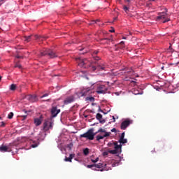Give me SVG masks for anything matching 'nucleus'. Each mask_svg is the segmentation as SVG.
<instances>
[{
    "mask_svg": "<svg viewBox=\"0 0 179 179\" xmlns=\"http://www.w3.org/2000/svg\"><path fill=\"white\" fill-rule=\"evenodd\" d=\"M92 126H93V125H96V123H94V124H92Z\"/></svg>",
    "mask_w": 179,
    "mask_h": 179,
    "instance_id": "obj_55",
    "label": "nucleus"
},
{
    "mask_svg": "<svg viewBox=\"0 0 179 179\" xmlns=\"http://www.w3.org/2000/svg\"><path fill=\"white\" fill-rule=\"evenodd\" d=\"M34 124L36 127H38V125H41V119L35 118L34 119Z\"/></svg>",
    "mask_w": 179,
    "mask_h": 179,
    "instance_id": "obj_21",
    "label": "nucleus"
},
{
    "mask_svg": "<svg viewBox=\"0 0 179 179\" xmlns=\"http://www.w3.org/2000/svg\"><path fill=\"white\" fill-rule=\"evenodd\" d=\"M17 87H16V85L15 84H11L10 85V90H11L12 92H15V90H16Z\"/></svg>",
    "mask_w": 179,
    "mask_h": 179,
    "instance_id": "obj_22",
    "label": "nucleus"
},
{
    "mask_svg": "<svg viewBox=\"0 0 179 179\" xmlns=\"http://www.w3.org/2000/svg\"><path fill=\"white\" fill-rule=\"evenodd\" d=\"M97 22H99V20H96V21H92L91 22V24H94V23H97Z\"/></svg>",
    "mask_w": 179,
    "mask_h": 179,
    "instance_id": "obj_41",
    "label": "nucleus"
},
{
    "mask_svg": "<svg viewBox=\"0 0 179 179\" xmlns=\"http://www.w3.org/2000/svg\"><path fill=\"white\" fill-rule=\"evenodd\" d=\"M26 99L31 101V103H36L37 101V96L36 95H28L26 96Z\"/></svg>",
    "mask_w": 179,
    "mask_h": 179,
    "instance_id": "obj_17",
    "label": "nucleus"
},
{
    "mask_svg": "<svg viewBox=\"0 0 179 179\" xmlns=\"http://www.w3.org/2000/svg\"><path fill=\"white\" fill-rule=\"evenodd\" d=\"M17 58H20V57L17 56Z\"/></svg>",
    "mask_w": 179,
    "mask_h": 179,
    "instance_id": "obj_56",
    "label": "nucleus"
},
{
    "mask_svg": "<svg viewBox=\"0 0 179 179\" xmlns=\"http://www.w3.org/2000/svg\"><path fill=\"white\" fill-rule=\"evenodd\" d=\"M164 67H162V69H164Z\"/></svg>",
    "mask_w": 179,
    "mask_h": 179,
    "instance_id": "obj_57",
    "label": "nucleus"
},
{
    "mask_svg": "<svg viewBox=\"0 0 179 179\" xmlns=\"http://www.w3.org/2000/svg\"><path fill=\"white\" fill-rule=\"evenodd\" d=\"M15 68H19V69H22V65H20V64L17 63L15 65Z\"/></svg>",
    "mask_w": 179,
    "mask_h": 179,
    "instance_id": "obj_36",
    "label": "nucleus"
},
{
    "mask_svg": "<svg viewBox=\"0 0 179 179\" xmlns=\"http://www.w3.org/2000/svg\"><path fill=\"white\" fill-rule=\"evenodd\" d=\"M1 127H5V123H3V122H2Z\"/></svg>",
    "mask_w": 179,
    "mask_h": 179,
    "instance_id": "obj_47",
    "label": "nucleus"
},
{
    "mask_svg": "<svg viewBox=\"0 0 179 179\" xmlns=\"http://www.w3.org/2000/svg\"><path fill=\"white\" fill-rule=\"evenodd\" d=\"M124 138H125V132L122 133V134H121V136L120 137V139L121 141H122V139H124Z\"/></svg>",
    "mask_w": 179,
    "mask_h": 179,
    "instance_id": "obj_35",
    "label": "nucleus"
},
{
    "mask_svg": "<svg viewBox=\"0 0 179 179\" xmlns=\"http://www.w3.org/2000/svg\"><path fill=\"white\" fill-rule=\"evenodd\" d=\"M31 38V36H25L24 41L29 42V41H30Z\"/></svg>",
    "mask_w": 179,
    "mask_h": 179,
    "instance_id": "obj_34",
    "label": "nucleus"
},
{
    "mask_svg": "<svg viewBox=\"0 0 179 179\" xmlns=\"http://www.w3.org/2000/svg\"><path fill=\"white\" fill-rule=\"evenodd\" d=\"M77 62L80 68H91V71H96V69L98 71H104V69L107 66L104 63H100L96 66L87 59H82L79 58L77 59Z\"/></svg>",
    "mask_w": 179,
    "mask_h": 179,
    "instance_id": "obj_1",
    "label": "nucleus"
},
{
    "mask_svg": "<svg viewBox=\"0 0 179 179\" xmlns=\"http://www.w3.org/2000/svg\"><path fill=\"white\" fill-rule=\"evenodd\" d=\"M75 101V96H70L65 99L64 101V104L65 106H68V104H71V103H73Z\"/></svg>",
    "mask_w": 179,
    "mask_h": 179,
    "instance_id": "obj_14",
    "label": "nucleus"
},
{
    "mask_svg": "<svg viewBox=\"0 0 179 179\" xmlns=\"http://www.w3.org/2000/svg\"><path fill=\"white\" fill-rule=\"evenodd\" d=\"M0 152L1 153H6V152H12V148H10V145H5L3 144L0 146Z\"/></svg>",
    "mask_w": 179,
    "mask_h": 179,
    "instance_id": "obj_11",
    "label": "nucleus"
},
{
    "mask_svg": "<svg viewBox=\"0 0 179 179\" xmlns=\"http://www.w3.org/2000/svg\"><path fill=\"white\" fill-rule=\"evenodd\" d=\"M91 162H92V163H97V162H99V157H96L95 159H91Z\"/></svg>",
    "mask_w": 179,
    "mask_h": 179,
    "instance_id": "obj_37",
    "label": "nucleus"
},
{
    "mask_svg": "<svg viewBox=\"0 0 179 179\" xmlns=\"http://www.w3.org/2000/svg\"><path fill=\"white\" fill-rule=\"evenodd\" d=\"M86 101H94V98L93 96L87 97Z\"/></svg>",
    "mask_w": 179,
    "mask_h": 179,
    "instance_id": "obj_31",
    "label": "nucleus"
},
{
    "mask_svg": "<svg viewBox=\"0 0 179 179\" xmlns=\"http://www.w3.org/2000/svg\"><path fill=\"white\" fill-rule=\"evenodd\" d=\"M41 57L44 55H48L50 58H57V57H58L57 53H55V52L51 49H46L45 51L41 52Z\"/></svg>",
    "mask_w": 179,
    "mask_h": 179,
    "instance_id": "obj_7",
    "label": "nucleus"
},
{
    "mask_svg": "<svg viewBox=\"0 0 179 179\" xmlns=\"http://www.w3.org/2000/svg\"><path fill=\"white\" fill-rule=\"evenodd\" d=\"M134 70H132V69H124L118 71L116 75H118L119 76H122V75H124V76H127L125 80H128V78H132V76L134 75Z\"/></svg>",
    "mask_w": 179,
    "mask_h": 179,
    "instance_id": "obj_4",
    "label": "nucleus"
},
{
    "mask_svg": "<svg viewBox=\"0 0 179 179\" xmlns=\"http://www.w3.org/2000/svg\"><path fill=\"white\" fill-rule=\"evenodd\" d=\"M100 132H101V134H106V132H107V131H106L104 129L100 128V129L97 131L96 134H99V133H100Z\"/></svg>",
    "mask_w": 179,
    "mask_h": 179,
    "instance_id": "obj_27",
    "label": "nucleus"
},
{
    "mask_svg": "<svg viewBox=\"0 0 179 179\" xmlns=\"http://www.w3.org/2000/svg\"><path fill=\"white\" fill-rule=\"evenodd\" d=\"M35 38H38V36L36 35V36H35Z\"/></svg>",
    "mask_w": 179,
    "mask_h": 179,
    "instance_id": "obj_52",
    "label": "nucleus"
},
{
    "mask_svg": "<svg viewBox=\"0 0 179 179\" xmlns=\"http://www.w3.org/2000/svg\"><path fill=\"white\" fill-rule=\"evenodd\" d=\"M94 59H95V61H99L100 59V57H94Z\"/></svg>",
    "mask_w": 179,
    "mask_h": 179,
    "instance_id": "obj_40",
    "label": "nucleus"
},
{
    "mask_svg": "<svg viewBox=\"0 0 179 179\" xmlns=\"http://www.w3.org/2000/svg\"><path fill=\"white\" fill-rule=\"evenodd\" d=\"M133 93H134V94H136V95L143 94V91H139L138 90H133Z\"/></svg>",
    "mask_w": 179,
    "mask_h": 179,
    "instance_id": "obj_23",
    "label": "nucleus"
},
{
    "mask_svg": "<svg viewBox=\"0 0 179 179\" xmlns=\"http://www.w3.org/2000/svg\"><path fill=\"white\" fill-rule=\"evenodd\" d=\"M130 83H131V86H136V85H138V83L136 82V79L131 80L130 81Z\"/></svg>",
    "mask_w": 179,
    "mask_h": 179,
    "instance_id": "obj_25",
    "label": "nucleus"
},
{
    "mask_svg": "<svg viewBox=\"0 0 179 179\" xmlns=\"http://www.w3.org/2000/svg\"><path fill=\"white\" fill-rule=\"evenodd\" d=\"M8 118L9 120H12L13 118V112H10L8 115Z\"/></svg>",
    "mask_w": 179,
    "mask_h": 179,
    "instance_id": "obj_33",
    "label": "nucleus"
},
{
    "mask_svg": "<svg viewBox=\"0 0 179 179\" xmlns=\"http://www.w3.org/2000/svg\"><path fill=\"white\" fill-rule=\"evenodd\" d=\"M122 39H123V40H127V37L123 36V37H122Z\"/></svg>",
    "mask_w": 179,
    "mask_h": 179,
    "instance_id": "obj_48",
    "label": "nucleus"
},
{
    "mask_svg": "<svg viewBox=\"0 0 179 179\" xmlns=\"http://www.w3.org/2000/svg\"><path fill=\"white\" fill-rule=\"evenodd\" d=\"M2 79V77L1 76H0V80Z\"/></svg>",
    "mask_w": 179,
    "mask_h": 179,
    "instance_id": "obj_54",
    "label": "nucleus"
},
{
    "mask_svg": "<svg viewBox=\"0 0 179 179\" xmlns=\"http://www.w3.org/2000/svg\"><path fill=\"white\" fill-rule=\"evenodd\" d=\"M92 89H94V87H87L82 90V91L80 92L79 96L81 97H83L85 96H89L90 94H92L93 93V90Z\"/></svg>",
    "mask_w": 179,
    "mask_h": 179,
    "instance_id": "obj_9",
    "label": "nucleus"
},
{
    "mask_svg": "<svg viewBox=\"0 0 179 179\" xmlns=\"http://www.w3.org/2000/svg\"><path fill=\"white\" fill-rule=\"evenodd\" d=\"M131 0H126V2H131Z\"/></svg>",
    "mask_w": 179,
    "mask_h": 179,
    "instance_id": "obj_50",
    "label": "nucleus"
},
{
    "mask_svg": "<svg viewBox=\"0 0 179 179\" xmlns=\"http://www.w3.org/2000/svg\"><path fill=\"white\" fill-rule=\"evenodd\" d=\"M150 2H155V0H149Z\"/></svg>",
    "mask_w": 179,
    "mask_h": 179,
    "instance_id": "obj_49",
    "label": "nucleus"
},
{
    "mask_svg": "<svg viewBox=\"0 0 179 179\" xmlns=\"http://www.w3.org/2000/svg\"><path fill=\"white\" fill-rule=\"evenodd\" d=\"M94 131V129H90L86 133L80 134V138H86L87 139H89V141H93L95 135Z\"/></svg>",
    "mask_w": 179,
    "mask_h": 179,
    "instance_id": "obj_6",
    "label": "nucleus"
},
{
    "mask_svg": "<svg viewBox=\"0 0 179 179\" xmlns=\"http://www.w3.org/2000/svg\"><path fill=\"white\" fill-rule=\"evenodd\" d=\"M110 131H111V132H117V129L113 128Z\"/></svg>",
    "mask_w": 179,
    "mask_h": 179,
    "instance_id": "obj_42",
    "label": "nucleus"
},
{
    "mask_svg": "<svg viewBox=\"0 0 179 179\" xmlns=\"http://www.w3.org/2000/svg\"><path fill=\"white\" fill-rule=\"evenodd\" d=\"M3 0H1L0 1V5H2V3H1V2H2Z\"/></svg>",
    "mask_w": 179,
    "mask_h": 179,
    "instance_id": "obj_51",
    "label": "nucleus"
},
{
    "mask_svg": "<svg viewBox=\"0 0 179 179\" xmlns=\"http://www.w3.org/2000/svg\"><path fill=\"white\" fill-rule=\"evenodd\" d=\"M96 139L98 142H100V141H101V139H103V135L102 134H98L96 136Z\"/></svg>",
    "mask_w": 179,
    "mask_h": 179,
    "instance_id": "obj_24",
    "label": "nucleus"
},
{
    "mask_svg": "<svg viewBox=\"0 0 179 179\" xmlns=\"http://www.w3.org/2000/svg\"><path fill=\"white\" fill-rule=\"evenodd\" d=\"M87 169H92V170L96 171V169H101V170H97V171H108L110 169L107 168V164L103 163H99L98 164H91L87 166Z\"/></svg>",
    "mask_w": 179,
    "mask_h": 179,
    "instance_id": "obj_3",
    "label": "nucleus"
},
{
    "mask_svg": "<svg viewBox=\"0 0 179 179\" xmlns=\"http://www.w3.org/2000/svg\"><path fill=\"white\" fill-rule=\"evenodd\" d=\"M61 113V110L58 109L57 106H53L51 109L52 117L54 118L58 115Z\"/></svg>",
    "mask_w": 179,
    "mask_h": 179,
    "instance_id": "obj_12",
    "label": "nucleus"
},
{
    "mask_svg": "<svg viewBox=\"0 0 179 179\" xmlns=\"http://www.w3.org/2000/svg\"><path fill=\"white\" fill-rule=\"evenodd\" d=\"M52 127H54V121L51 120H47L43 123V131H48L49 129H52Z\"/></svg>",
    "mask_w": 179,
    "mask_h": 179,
    "instance_id": "obj_10",
    "label": "nucleus"
},
{
    "mask_svg": "<svg viewBox=\"0 0 179 179\" xmlns=\"http://www.w3.org/2000/svg\"><path fill=\"white\" fill-rule=\"evenodd\" d=\"M169 89L170 90H171V89H173V85H169Z\"/></svg>",
    "mask_w": 179,
    "mask_h": 179,
    "instance_id": "obj_43",
    "label": "nucleus"
},
{
    "mask_svg": "<svg viewBox=\"0 0 179 179\" xmlns=\"http://www.w3.org/2000/svg\"><path fill=\"white\" fill-rule=\"evenodd\" d=\"M47 96H48V94H43L41 97L43 98V97H47Z\"/></svg>",
    "mask_w": 179,
    "mask_h": 179,
    "instance_id": "obj_44",
    "label": "nucleus"
},
{
    "mask_svg": "<svg viewBox=\"0 0 179 179\" xmlns=\"http://www.w3.org/2000/svg\"><path fill=\"white\" fill-rule=\"evenodd\" d=\"M92 87L95 89L97 94H106V93H107V90H108L107 86L101 83H96L92 85Z\"/></svg>",
    "mask_w": 179,
    "mask_h": 179,
    "instance_id": "obj_2",
    "label": "nucleus"
},
{
    "mask_svg": "<svg viewBox=\"0 0 179 179\" xmlns=\"http://www.w3.org/2000/svg\"><path fill=\"white\" fill-rule=\"evenodd\" d=\"M113 122H115V117L114 116H113Z\"/></svg>",
    "mask_w": 179,
    "mask_h": 179,
    "instance_id": "obj_45",
    "label": "nucleus"
},
{
    "mask_svg": "<svg viewBox=\"0 0 179 179\" xmlns=\"http://www.w3.org/2000/svg\"><path fill=\"white\" fill-rule=\"evenodd\" d=\"M117 161H115L112 164V167H117V166H120L121 164V161L124 160L123 157H120L119 155H117Z\"/></svg>",
    "mask_w": 179,
    "mask_h": 179,
    "instance_id": "obj_16",
    "label": "nucleus"
},
{
    "mask_svg": "<svg viewBox=\"0 0 179 179\" xmlns=\"http://www.w3.org/2000/svg\"><path fill=\"white\" fill-rule=\"evenodd\" d=\"M115 143H117V142L108 143V146H109V148H111V146H114V149H115Z\"/></svg>",
    "mask_w": 179,
    "mask_h": 179,
    "instance_id": "obj_29",
    "label": "nucleus"
},
{
    "mask_svg": "<svg viewBox=\"0 0 179 179\" xmlns=\"http://www.w3.org/2000/svg\"><path fill=\"white\" fill-rule=\"evenodd\" d=\"M108 153H110V155H120L121 153V145H118V143H115V150L104 151L102 155L103 156H108Z\"/></svg>",
    "mask_w": 179,
    "mask_h": 179,
    "instance_id": "obj_5",
    "label": "nucleus"
},
{
    "mask_svg": "<svg viewBox=\"0 0 179 179\" xmlns=\"http://www.w3.org/2000/svg\"><path fill=\"white\" fill-rule=\"evenodd\" d=\"M75 160H78L77 159H75Z\"/></svg>",
    "mask_w": 179,
    "mask_h": 179,
    "instance_id": "obj_60",
    "label": "nucleus"
},
{
    "mask_svg": "<svg viewBox=\"0 0 179 179\" xmlns=\"http://www.w3.org/2000/svg\"><path fill=\"white\" fill-rule=\"evenodd\" d=\"M72 146H73V144L70 143L67 145V148H69V149L71 150V149H72Z\"/></svg>",
    "mask_w": 179,
    "mask_h": 179,
    "instance_id": "obj_38",
    "label": "nucleus"
},
{
    "mask_svg": "<svg viewBox=\"0 0 179 179\" xmlns=\"http://www.w3.org/2000/svg\"><path fill=\"white\" fill-rule=\"evenodd\" d=\"M123 10H124L126 13H128V12H129V8L127 7V6H124Z\"/></svg>",
    "mask_w": 179,
    "mask_h": 179,
    "instance_id": "obj_30",
    "label": "nucleus"
},
{
    "mask_svg": "<svg viewBox=\"0 0 179 179\" xmlns=\"http://www.w3.org/2000/svg\"><path fill=\"white\" fill-rule=\"evenodd\" d=\"M27 142H29L31 143V148H37L38 145L40 144V141H38V139L36 141V140H33L31 138H27Z\"/></svg>",
    "mask_w": 179,
    "mask_h": 179,
    "instance_id": "obj_13",
    "label": "nucleus"
},
{
    "mask_svg": "<svg viewBox=\"0 0 179 179\" xmlns=\"http://www.w3.org/2000/svg\"><path fill=\"white\" fill-rule=\"evenodd\" d=\"M177 90H179V84H177V87L175 88V90H173V91L169 92V93H176V92H177Z\"/></svg>",
    "mask_w": 179,
    "mask_h": 179,
    "instance_id": "obj_32",
    "label": "nucleus"
},
{
    "mask_svg": "<svg viewBox=\"0 0 179 179\" xmlns=\"http://www.w3.org/2000/svg\"><path fill=\"white\" fill-rule=\"evenodd\" d=\"M111 135V132H106L104 134H102L103 139V138H108V136H110Z\"/></svg>",
    "mask_w": 179,
    "mask_h": 179,
    "instance_id": "obj_26",
    "label": "nucleus"
},
{
    "mask_svg": "<svg viewBox=\"0 0 179 179\" xmlns=\"http://www.w3.org/2000/svg\"><path fill=\"white\" fill-rule=\"evenodd\" d=\"M96 120L99 121L100 124L106 123V120L103 119V115L100 113H97L96 116Z\"/></svg>",
    "mask_w": 179,
    "mask_h": 179,
    "instance_id": "obj_18",
    "label": "nucleus"
},
{
    "mask_svg": "<svg viewBox=\"0 0 179 179\" xmlns=\"http://www.w3.org/2000/svg\"><path fill=\"white\" fill-rule=\"evenodd\" d=\"M73 157H75V154H71L69 157H65L64 162H69L70 163H72V159Z\"/></svg>",
    "mask_w": 179,
    "mask_h": 179,
    "instance_id": "obj_19",
    "label": "nucleus"
},
{
    "mask_svg": "<svg viewBox=\"0 0 179 179\" xmlns=\"http://www.w3.org/2000/svg\"><path fill=\"white\" fill-rule=\"evenodd\" d=\"M0 120H1V117H0Z\"/></svg>",
    "mask_w": 179,
    "mask_h": 179,
    "instance_id": "obj_61",
    "label": "nucleus"
},
{
    "mask_svg": "<svg viewBox=\"0 0 179 179\" xmlns=\"http://www.w3.org/2000/svg\"><path fill=\"white\" fill-rule=\"evenodd\" d=\"M157 20H159V22H162V23H167V22H170V19L167 17V13L165 12L159 13L157 17Z\"/></svg>",
    "mask_w": 179,
    "mask_h": 179,
    "instance_id": "obj_8",
    "label": "nucleus"
},
{
    "mask_svg": "<svg viewBox=\"0 0 179 179\" xmlns=\"http://www.w3.org/2000/svg\"><path fill=\"white\" fill-rule=\"evenodd\" d=\"M95 54H97V52H95Z\"/></svg>",
    "mask_w": 179,
    "mask_h": 179,
    "instance_id": "obj_58",
    "label": "nucleus"
},
{
    "mask_svg": "<svg viewBox=\"0 0 179 179\" xmlns=\"http://www.w3.org/2000/svg\"><path fill=\"white\" fill-rule=\"evenodd\" d=\"M110 33H114V29H110Z\"/></svg>",
    "mask_w": 179,
    "mask_h": 179,
    "instance_id": "obj_46",
    "label": "nucleus"
},
{
    "mask_svg": "<svg viewBox=\"0 0 179 179\" xmlns=\"http://www.w3.org/2000/svg\"><path fill=\"white\" fill-rule=\"evenodd\" d=\"M118 142L120 143V145H118V146H121V148H122V145L127 143L128 140H127V138H122V140L120 138Z\"/></svg>",
    "mask_w": 179,
    "mask_h": 179,
    "instance_id": "obj_20",
    "label": "nucleus"
},
{
    "mask_svg": "<svg viewBox=\"0 0 179 179\" xmlns=\"http://www.w3.org/2000/svg\"><path fill=\"white\" fill-rule=\"evenodd\" d=\"M115 94H117V96H118V92H116Z\"/></svg>",
    "mask_w": 179,
    "mask_h": 179,
    "instance_id": "obj_53",
    "label": "nucleus"
},
{
    "mask_svg": "<svg viewBox=\"0 0 179 179\" xmlns=\"http://www.w3.org/2000/svg\"><path fill=\"white\" fill-rule=\"evenodd\" d=\"M101 112L103 113V110H101Z\"/></svg>",
    "mask_w": 179,
    "mask_h": 179,
    "instance_id": "obj_59",
    "label": "nucleus"
},
{
    "mask_svg": "<svg viewBox=\"0 0 179 179\" xmlns=\"http://www.w3.org/2000/svg\"><path fill=\"white\" fill-rule=\"evenodd\" d=\"M83 154L85 156H87L89 155V148H85L83 150Z\"/></svg>",
    "mask_w": 179,
    "mask_h": 179,
    "instance_id": "obj_28",
    "label": "nucleus"
},
{
    "mask_svg": "<svg viewBox=\"0 0 179 179\" xmlns=\"http://www.w3.org/2000/svg\"><path fill=\"white\" fill-rule=\"evenodd\" d=\"M129 125H131V121L126 120L121 123L120 128L121 129L125 130L128 127H129Z\"/></svg>",
    "mask_w": 179,
    "mask_h": 179,
    "instance_id": "obj_15",
    "label": "nucleus"
},
{
    "mask_svg": "<svg viewBox=\"0 0 179 179\" xmlns=\"http://www.w3.org/2000/svg\"><path fill=\"white\" fill-rule=\"evenodd\" d=\"M120 44V45H122V48H124V47H125V46L124 45V41H121Z\"/></svg>",
    "mask_w": 179,
    "mask_h": 179,
    "instance_id": "obj_39",
    "label": "nucleus"
}]
</instances>
